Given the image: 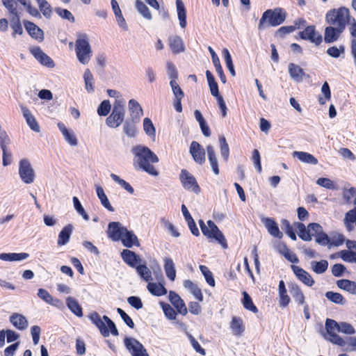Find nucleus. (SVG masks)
<instances>
[{
	"instance_id": "nucleus-1",
	"label": "nucleus",
	"mask_w": 356,
	"mask_h": 356,
	"mask_svg": "<svg viewBox=\"0 0 356 356\" xmlns=\"http://www.w3.org/2000/svg\"><path fill=\"white\" fill-rule=\"evenodd\" d=\"M325 326L327 332L325 339L332 343L340 347H345L346 341H344V339L339 336L337 332L348 335L355 333V327L347 322L338 323L333 319L327 318Z\"/></svg>"
},
{
	"instance_id": "nucleus-2",
	"label": "nucleus",
	"mask_w": 356,
	"mask_h": 356,
	"mask_svg": "<svg viewBox=\"0 0 356 356\" xmlns=\"http://www.w3.org/2000/svg\"><path fill=\"white\" fill-rule=\"evenodd\" d=\"M134 163L140 169L152 176H157L159 172L150 163L159 162L158 156L147 147L137 145L132 149Z\"/></svg>"
},
{
	"instance_id": "nucleus-3",
	"label": "nucleus",
	"mask_w": 356,
	"mask_h": 356,
	"mask_svg": "<svg viewBox=\"0 0 356 356\" xmlns=\"http://www.w3.org/2000/svg\"><path fill=\"white\" fill-rule=\"evenodd\" d=\"M89 318L104 337H108L110 333L113 336L119 334L115 323L107 316L101 317L97 312H93L89 315Z\"/></svg>"
},
{
	"instance_id": "nucleus-4",
	"label": "nucleus",
	"mask_w": 356,
	"mask_h": 356,
	"mask_svg": "<svg viewBox=\"0 0 356 356\" xmlns=\"http://www.w3.org/2000/svg\"><path fill=\"white\" fill-rule=\"evenodd\" d=\"M75 51L76 58L81 64L89 63L92 56V50L87 35L82 34L78 36L75 42Z\"/></svg>"
},
{
	"instance_id": "nucleus-5",
	"label": "nucleus",
	"mask_w": 356,
	"mask_h": 356,
	"mask_svg": "<svg viewBox=\"0 0 356 356\" xmlns=\"http://www.w3.org/2000/svg\"><path fill=\"white\" fill-rule=\"evenodd\" d=\"M286 12L280 8L274 10H267L265 11L260 19L258 29L261 30L264 29L266 24L271 26H276L281 24L286 19Z\"/></svg>"
},
{
	"instance_id": "nucleus-6",
	"label": "nucleus",
	"mask_w": 356,
	"mask_h": 356,
	"mask_svg": "<svg viewBox=\"0 0 356 356\" xmlns=\"http://www.w3.org/2000/svg\"><path fill=\"white\" fill-rule=\"evenodd\" d=\"M326 22L330 25L336 26L345 30L348 23L350 22V16L349 10L345 7L332 9L326 14Z\"/></svg>"
},
{
	"instance_id": "nucleus-7",
	"label": "nucleus",
	"mask_w": 356,
	"mask_h": 356,
	"mask_svg": "<svg viewBox=\"0 0 356 356\" xmlns=\"http://www.w3.org/2000/svg\"><path fill=\"white\" fill-rule=\"evenodd\" d=\"M199 224L202 234L209 239L217 241L223 248H227L225 236L212 220H208L205 224L202 220H200Z\"/></svg>"
},
{
	"instance_id": "nucleus-8",
	"label": "nucleus",
	"mask_w": 356,
	"mask_h": 356,
	"mask_svg": "<svg viewBox=\"0 0 356 356\" xmlns=\"http://www.w3.org/2000/svg\"><path fill=\"white\" fill-rule=\"evenodd\" d=\"M296 227L298 232L299 237L305 241L312 240V236H316L321 231L323 227L318 223H310L308 225L307 228L302 222H297L295 224Z\"/></svg>"
},
{
	"instance_id": "nucleus-9",
	"label": "nucleus",
	"mask_w": 356,
	"mask_h": 356,
	"mask_svg": "<svg viewBox=\"0 0 356 356\" xmlns=\"http://www.w3.org/2000/svg\"><path fill=\"white\" fill-rule=\"evenodd\" d=\"M124 107L122 102L113 105L112 113L106 119V123L109 127L117 128L122 123L125 115Z\"/></svg>"
},
{
	"instance_id": "nucleus-10",
	"label": "nucleus",
	"mask_w": 356,
	"mask_h": 356,
	"mask_svg": "<svg viewBox=\"0 0 356 356\" xmlns=\"http://www.w3.org/2000/svg\"><path fill=\"white\" fill-rule=\"evenodd\" d=\"M19 175L22 181L26 184H32L35 177V172L28 159H22L19 163Z\"/></svg>"
},
{
	"instance_id": "nucleus-11",
	"label": "nucleus",
	"mask_w": 356,
	"mask_h": 356,
	"mask_svg": "<svg viewBox=\"0 0 356 356\" xmlns=\"http://www.w3.org/2000/svg\"><path fill=\"white\" fill-rule=\"evenodd\" d=\"M124 343L131 356H149L145 348L137 339L127 337Z\"/></svg>"
},
{
	"instance_id": "nucleus-12",
	"label": "nucleus",
	"mask_w": 356,
	"mask_h": 356,
	"mask_svg": "<svg viewBox=\"0 0 356 356\" xmlns=\"http://www.w3.org/2000/svg\"><path fill=\"white\" fill-rule=\"evenodd\" d=\"M180 181L183 187L188 191H191L196 194L200 191V188L197 183L194 176L186 170H181L179 175Z\"/></svg>"
},
{
	"instance_id": "nucleus-13",
	"label": "nucleus",
	"mask_w": 356,
	"mask_h": 356,
	"mask_svg": "<svg viewBox=\"0 0 356 356\" xmlns=\"http://www.w3.org/2000/svg\"><path fill=\"white\" fill-rule=\"evenodd\" d=\"M300 36L302 40H309L316 46L319 45L323 40L322 35L316 31L315 26L313 25L307 26L300 33Z\"/></svg>"
},
{
	"instance_id": "nucleus-14",
	"label": "nucleus",
	"mask_w": 356,
	"mask_h": 356,
	"mask_svg": "<svg viewBox=\"0 0 356 356\" xmlns=\"http://www.w3.org/2000/svg\"><path fill=\"white\" fill-rule=\"evenodd\" d=\"M127 228L119 222H112L108 224V237L113 241H118Z\"/></svg>"
},
{
	"instance_id": "nucleus-15",
	"label": "nucleus",
	"mask_w": 356,
	"mask_h": 356,
	"mask_svg": "<svg viewBox=\"0 0 356 356\" xmlns=\"http://www.w3.org/2000/svg\"><path fill=\"white\" fill-rule=\"evenodd\" d=\"M30 51L34 58L42 65L51 68L54 67V63L53 60L44 52H43V51L40 47H31L30 48Z\"/></svg>"
},
{
	"instance_id": "nucleus-16",
	"label": "nucleus",
	"mask_w": 356,
	"mask_h": 356,
	"mask_svg": "<svg viewBox=\"0 0 356 356\" xmlns=\"http://www.w3.org/2000/svg\"><path fill=\"white\" fill-rule=\"evenodd\" d=\"M20 108H21L23 117L24 118L26 122L28 124V126L30 127V129L36 133H39L40 131V125H39L38 122H37L34 115L32 114V113L29 110V108L24 105H20Z\"/></svg>"
},
{
	"instance_id": "nucleus-17",
	"label": "nucleus",
	"mask_w": 356,
	"mask_h": 356,
	"mask_svg": "<svg viewBox=\"0 0 356 356\" xmlns=\"http://www.w3.org/2000/svg\"><path fill=\"white\" fill-rule=\"evenodd\" d=\"M344 29L330 25L325 29L324 41L325 43H332L338 40Z\"/></svg>"
},
{
	"instance_id": "nucleus-18",
	"label": "nucleus",
	"mask_w": 356,
	"mask_h": 356,
	"mask_svg": "<svg viewBox=\"0 0 356 356\" xmlns=\"http://www.w3.org/2000/svg\"><path fill=\"white\" fill-rule=\"evenodd\" d=\"M169 300L172 305L177 309V312L181 315H186L188 313L187 307L181 298V297L175 291H170L169 292Z\"/></svg>"
},
{
	"instance_id": "nucleus-19",
	"label": "nucleus",
	"mask_w": 356,
	"mask_h": 356,
	"mask_svg": "<svg viewBox=\"0 0 356 356\" xmlns=\"http://www.w3.org/2000/svg\"><path fill=\"white\" fill-rule=\"evenodd\" d=\"M291 269L297 278L305 285L312 286L314 284V280L312 277L303 268L298 266L292 265Z\"/></svg>"
},
{
	"instance_id": "nucleus-20",
	"label": "nucleus",
	"mask_w": 356,
	"mask_h": 356,
	"mask_svg": "<svg viewBox=\"0 0 356 356\" xmlns=\"http://www.w3.org/2000/svg\"><path fill=\"white\" fill-rule=\"evenodd\" d=\"M261 221L268 233L273 237L282 238V232L280 231L277 223L271 218H262Z\"/></svg>"
},
{
	"instance_id": "nucleus-21",
	"label": "nucleus",
	"mask_w": 356,
	"mask_h": 356,
	"mask_svg": "<svg viewBox=\"0 0 356 356\" xmlns=\"http://www.w3.org/2000/svg\"><path fill=\"white\" fill-rule=\"evenodd\" d=\"M58 127L66 143L72 147H75L78 145V139L74 131L69 130L62 122L58 123Z\"/></svg>"
},
{
	"instance_id": "nucleus-22",
	"label": "nucleus",
	"mask_w": 356,
	"mask_h": 356,
	"mask_svg": "<svg viewBox=\"0 0 356 356\" xmlns=\"http://www.w3.org/2000/svg\"><path fill=\"white\" fill-rule=\"evenodd\" d=\"M24 26L29 34L34 39L41 42L44 40V32L34 23L29 21H24Z\"/></svg>"
},
{
	"instance_id": "nucleus-23",
	"label": "nucleus",
	"mask_w": 356,
	"mask_h": 356,
	"mask_svg": "<svg viewBox=\"0 0 356 356\" xmlns=\"http://www.w3.org/2000/svg\"><path fill=\"white\" fill-rule=\"evenodd\" d=\"M190 152L195 162L202 164L205 161V151L201 145L195 141H193L190 147Z\"/></svg>"
},
{
	"instance_id": "nucleus-24",
	"label": "nucleus",
	"mask_w": 356,
	"mask_h": 356,
	"mask_svg": "<svg viewBox=\"0 0 356 356\" xmlns=\"http://www.w3.org/2000/svg\"><path fill=\"white\" fill-rule=\"evenodd\" d=\"M10 321L15 327L19 330H26L29 326L26 318L18 313H13L10 316Z\"/></svg>"
},
{
	"instance_id": "nucleus-25",
	"label": "nucleus",
	"mask_w": 356,
	"mask_h": 356,
	"mask_svg": "<svg viewBox=\"0 0 356 356\" xmlns=\"http://www.w3.org/2000/svg\"><path fill=\"white\" fill-rule=\"evenodd\" d=\"M230 329L235 336H241L245 331V324L240 317L233 316L229 323Z\"/></svg>"
},
{
	"instance_id": "nucleus-26",
	"label": "nucleus",
	"mask_w": 356,
	"mask_h": 356,
	"mask_svg": "<svg viewBox=\"0 0 356 356\" xmlns=\"http://www.w3.org/2000/svg\"><path fill=\"white\" fill-rule=\"evenodd\" d=\"M292 156L293 157L297 158L299 161L305 163L312 165H316L318 163V159L308 152L294 151L292 153Z\"/></svg>"
},
{
	"instance_id": "nucleus-27",
	"label": "nucleus",
	"mask_w": 356,
	"mask_h": 356,
	"mask_svg": "<svg viewBox=\"0 0 356 356\" xmlns=\"http://www.w3.org/2000/svg\"><path fill=\"white\" fill-rule=\"evenodd\" d=\"M122 244L127 248H131L134 245H139V243L137 236L134 234L133 232L129 231L127 229L120 239Z\"/></svg>"
},
{
	"instance_id": "nucleus-28",
	"label": "nucleus",
	"mask_w": 356,
	"mask_h": 356,
	"mask_svg": "<svg viewBox=\"0 0 356 356\" xmlns=\"http://www.w3.org/2000/svg\"><path fill=\"white\" fill-rule=\"evenodd\" d=\"M29 254L26 252L15 253H0V260L5 261H20L26 259Z\"/></svg>"
},
{
	"instance_id": "nucleus-29",
	"label": "nucleus",
	"mask_w": 356,
	"mask_h": 356,
	"mask_svg": "<svg viewBox=\"0 0 356 356\" xmlns=\"http://www.w3.org/2000/svg\"><path fill=\"white\" fill-rule=\"evenodd\" d=\"M176 8L178 19L179 22V26L182 29H185L187 24L186 10L181 0H176Z\"/></svg>"
},
{
	"instance_id": "nucleus-30",
	"label": "nucleus",
	"mask_w": 356,
	"mask_h": 356,
	"mask_svg": "<svg viewBox=\"0 0 356 356\" xmlns=\"http://www.w3.org/2000/svg\"><path fill=\"white\" fill-rule=\"evenodd\" d=\"M73 227L72 225L65 226L58 234L57 243L59 246L66 245L70 238Z\"/></svg>"
},
{
	"instance_id": "nucleus-31",
	"label": "nucleus",
	"mask_w": 356,
	"mask_h": 356,
	"mask_svg": "<svg viewBox=\"0 0 356 356\" xmlns=\"http://www.w3.org/2000/svg\"><path fill=\"white\" fill-rule=\"evenodd\" d=\"M121 256L124 261L131 267L136 266L140 261V257L129 250H124L121 252Z\"/></svg>"
},
{
	"instance_id": "nucleus-32",
	"label": "nucleus",
	"mask_w": 356,
	"mask_h": 356,
	"mask_svg": "<svg viewBox=\"0 0 356 356\" xmlns=\"http://www.w3.org/2000/svg\"><path fill=\"white\" fill-rule=\"evenodd\" d=\"M83 79L84 81L85 89L88 93H92L95 92V79L93 74L89 69H86L83 74Z\"/></svg>"
},
{
	"instance_id": "nucleus-33",
	"label": "nucleus",
	"mask_w": 356,
	"mask_h": 356,
	"mask_svg": "<svg viewBox=\"0 0 356 356\" xmlns=\"http://www.w3.org/2000/svg\"><path fill=\"white\" fill-rule=\"evenodd\" d=\"M207 156L208 159L210 163V165L212 168V170L213 173L216 175L219 174V168H218V159L216 157V155L215 154V150L213 147L211 145H209L207 146Z\"/></svg>"
},
{
	"instance_id": "nucleus-34",
	"label": "nucleus",
	"mask_w": 356,
	"mask_h": 356,
	"mask_svg": "<svg viewBox=\"0 0 356 356\" xmlns=\"http://www.w3.org/2000/svg\"><path fill=\"white\" fill-rule=\"evenodd\" d=\"M184 286L188 289L197 300L200 302L203 301V294L197 284L188 280L184 281Z\"/></svg>"
},
{
	"instance_id": "nucleus-35",
	"label": "nucleus",
	"mask_w": 356,
	"mask_h": 356,
	"mask_svg": "<svg viewBox=\"0 0 356 356\" xmlns=\"http://www.w3.org/2000/svg\"><path fill=\"white\" fill-rule=\"evenodd\" d=\"M289 72L291 78L297 82L302 81L305 75L303 70L299 65L294 63L289 65Z\"/></svg>"
},
{
	"instance_id": "nucleus-36",
	"label": "nucleus",
	"mask_w": 356,
	"mask_h": 356,
	"mask_svg": "<svg viewBox=\"0 0 356 356\" xmlns=\"http://www.w3.org/2000/svg\"><path fill=\"white\" fill-rule=\"evenodd\" d=\"M170 47L175 54L183 52L185 49L182 39L177 35L171 36L169 38Z\"/></svg>"
},
{
	"instance_id": "nucleus-37",
	"label": "nucleus",
	"mask_w": 356,
	"mask_h": 356,
	"mask_svg": "<svg viewBox=\"0 0 356 356\" xmlns=\"http://www.w3.org/2000/svg\"><path fill=\"white\" fill-rule=\"evenodd\" d=\"M128 106L132 118L138 120H140L143 114V111L139 103L136 100L131 99L129 101Z\"/></svg>"
},
{
	"instance_id": "nucleus-38",
	"label": "nucleus",
	"mask_w": 356,
	"mask_h": 356,
	"mask_svg": "<svg viewBox=\"0 0 356 356\" xmlns=\"http://www.w3.org/2000/svg\"><path fill=\"white\" fill-rule=\"evenodd\" d=\"M337 286L350 294H356V282L349 280H339L337 281Z\"/></svg>"
},
{
	"instance_id": "nucleus-39",
	"label": "nucleus",
	"mask_w": 356,
	"mask_h": 356,
	"mask_svg": "<svg viewBox=\"0 0 356 356\" xmlns=\"http://www.w3.org/2000/svg\"><path fill=\"white\" fill-rule=\"evenodd\" d=\"M164 270L166 276L171 280L174 281L176 277V270L175 264L170 258L165 257L164 259Z\"/></svg>"
},
{
	"instance_id": "nucleus-40",
	"label": "nucleus",
	"mask_w": 356,
	"mask_h": 356,
	"mask_svg": "<svg viewBox=\"0 0 356 356\" xmlns=\"http://www.w3.org/2000/svg\"><path fill=\"white\" fill-rule=\"evenodd\" d=\"M96 192L98 198L99 199L102 205L108 209L109 211H113L114 209L111 204L106 195L104 193L103 188L101 186H96Z\"/></svg>"
},
{
	"instance_id": "nucleus-41",
	"label": "nucleus",
	"mask_w": 356,
	"mask_h": 356,
	"mask_svg": "<svg viewBox=\"0 0 356 356\" xmlns=\"http://www.w3.org/2000/svg\"><path fill=\"white\" fill-rule=\"evenodd\" d=\"M66 304L69 309L76 316L79 317H81L83 316L82 309L75 298L72 297H67L66 299Z\"/></svg>"
},
{
	"instance_id": "nucleus-42",
	"label": "nucleus",
	"mask_w": 356,
	"mask_h": 356,
	"mask_svg": "<svg viewBox=\"0 0 356 356\" xmlns=\"http://www.w3.org/2000/svg\"><path fill=\"white\" fill-rule=\"evenodd\" d=\"M311 269L317 274L325 273L328 268V261L322 259L319 261H312L310 262Z\"/></svg>"
},
{
	"instance_id": "nucleus-43",
	"label": "nucleus",
	"mask_w": 356,
	"mask_h": 356,
	"mask_svg": "<svg viewBox=\"0 0 356 356\" xmlns=\"http://www.w3.org/2000/svg\"><path fill=\"white\" fill-rule=\"evenodd\" d=\"M149 291L154 296H161L167 293V289L161 283L149 282L147 285Z\"/></svg>"
},
{
	"instance_id": "nucleus-44",
	"label": "nucleus",
	"mask_w": 356,
	"mask_h": 356,
	"mask_svg": "<svg viewBox=\"0 0 356 356\" xmlns=\"http://www.w3.org/2000/svg\"><path fill=\"white\" fill-rule=\"evenodd\" d=\"M135 7L137 11L146 19L151 20L152 19V14L149 9L147 6L141 1L136 0L135 2Z\"/></svg>"
},
{
	"instance_id": "nucleus-45",
	"label": "nucleus",
	"mask_w": 356,
	"mask_h": 356,
	"mask_svg": "<svg viewBox=\"0 0 356 356\" xmlns=\"http://www.w3.org/2000/svg\"><path fill=\"white\" fill-rule=\"evenodd\" d=\"M38 296L48 304L56 306L59 302V300L54 298L51 294L44 289H39Z\"/></svg>"
},
{
	"instance_id": "nucleus-46",
	"label": "nucleus",
	"mask_w": 356,
	"mask_h": 356,
	"mask_svg": "<svg viewBox=\"0 0 356 356\" xmlns=\"http://www.w3.org/2000/svg\"><path fill=\"white\" fill-rule=\"evenodd\" d=\"M325 296L327 300L337 305H343L346 302V299L339 293L327 291Z\"/></svg>"
},
{
	"instance_id": "nucleus-47",
	"label": "nucleus",
	"mask_w": 356,
	"mask_h": 356,
	"mask_svg": "<svg viewBox=\"0 0 356 356\" xmlns=\"http://www.w3.org/2000/svg\"><path fill=\"white\" fill-rule=\"evenodd\" d=\"M291 293L293 298L298 305H304L305 303V296L298 286H293L291 287Z\"/></svg>"
},
{
	"instance_id": "nucleus-48",
	"label": "nucleus",
	"mask_w": 356,
	"mask_h": 356,
	"mask_svg": "<svg viewBox=\"0 0 356 356\" xmlns=\"http://www.w3.org/2000/svg\"><path fill=\"white\" fill-rule=\"evenodd\" d=\"M321 94L322 95L318 97V102L323 105L331 98L330 88L327 82H325L321 87Z\"/></svg>"
},
{
	"instance_id": "nucleus-49",
	"label": "nucleus",
	"mask_w": 356,
	"mask_h": 356,
	"mask_svg": "<svg viewBox=\"0 0 356 356\" xmlns=\"http://www.w3.org/2000/svg\"><path fill=\"white\" fill-rule=\"evenodd\" d=\"M143 129L146 134L152 137V140H154L156 137V129L149 118H145L143 120Z\"/></svg>"
},
{
	"instance_id": "nucleus-50",
	"label": "nucleus",
	"mask_w": 356,
	"mask_h": 356,
	"mask_svg": "<svg viewBox=\"0 0 356 356\" xmlns=\"http://www.w3.org/2000/svg\"><path fill=\"white\" fill-rule=\"evenodd\" d=\"M243 299L242 303H243V307L246 309H248L254 314L257 313L258 312V309H257V307L254 305L250 296L245 291L243 292Z\"/></svg>"
},
{
	"instance_id": "nucleus-51",
	"label": "nucleus",
	"mask_w": 356,
	"mask_h": 356,
	"mask_svg": "<svg viewBox=\"0 0 356 356\" xmlns=\"http://www.w3.org/2000/svg\"><path fill=\"white\" fill-rule=\"evenodd\" d=\"M111 179L118 184L121 187L126 190L130 194H133L134 192V188L125 180L121 179L119 176L115 174H111Z\"/></svg>"
},
{
	"instance_id": "nucleus-52",
	"label": "nucleus",
	"mask_w": 356,
	"mask_h": 356,
	"mask_svg": "<svg viewBox=\"0 0 356 356\" xmlns=\"http://www.w3.org/2000/svg\"><path fill=\"white\" fill-rule=\"evenodd\" d=\"M35 1L42 15L47 18H50L52 13L50 4L46 0Z\"/></svg>"
},
{
	"instance_id": "nucleus-53",
	"label": "nucleus",
	"mask_w": 356,
	"mask_h": 356,
	"mask_svg": "<svg viewBox=\"0 0 356 356\" xmlns=\"http://www.w3.org/2000/svg\"><path fill=\"white\" fill-rule=\"evenodd\" d=\"M159 305L167 318L169 320H175L176 318L177 313L169 304L161 302Z\"/></svg>"
},
{
	"instance_id": "nucleus-54",
	"label": "nucleus",
	"mask_w": 356,
	"mask_h": 356,
	"mask_svg": "<svg viewBox=\"0 0 356 356\" xmlns=\"http://www.w3.org/2000/svg\"><path fill=\"white\" fill-rule=\"evenodd\" d=\"M9 144L10 140L0 144L3 152V165L4 166H7L11 163V154L8 151V145Z\"/></svg>"
},
{
	"instance_id": "nucleus-55",
	"label": "nucleus",
	"mask_w": 356,
	"mask_h": 356,
	"mask_svg": "<svg viewBox=\"0 0 356 356\" xmlns=\"http://www.w3.org/2000/svg\"><path fill=\"white\" fill-rule=\"evenodd\" d=\"M2 2L3 5L8 10L9 13L13 15V17L19 16L17 10V4L15 0H3Z\"/></svg>"
},
{
	"instance_id": "nucleus-56",
	"label": "nucleus",
	"mask_w": 356,
	"mask_h": 356,
	"mask_svg": "<svg viewBox=\"0 0 356 356\" xmlns=\"http://www.w3.org/2000/svg\"><path fill=\"white\" fill-rule=\"evenodd\" d=\"M162 223L164 228L170 234V235L175 238L180 236V233L178 229L170 221L163 219Z\"/></svg>"
},
{
	"instance_id": "nucleus-57",
	"label": "nucleus",
	"mask_w": 356,
	"mask_h": 356,
	"mask_svg": "<svg viewBox=\"0 0 356 356\" xmlns=\"http://www.w3.org/2000/svg\"><path fill=\"white\" fill-rule=\"evenodd\" d=\"M200 270L201 273H202V275H204L207 284H209L211 286H215V280L213 277V274L209 270V269L205 266L200 265Z\"/></svg>"
},
{
	"instance_id": "nucleus-58",
	"label": "nucleus",
	"mask_w": 356,
	"mask_h": 356,
	"mask_svg": "<svg viewBox=\"0 0 356 356\" xmlns=\"http://www.w3.org/2000/svg\"><path fill=\"white\" fill-rule=\"evenodd\" d=\"M219 142L220 145L221 156L224 159V160L227 161L229 159V148L228 144L225 140V138L223 136L220 137Z\"/></svg>"
},
{
	"instance_id": "nucleus-59",
	"label": "nucleus",
	"mask_w": 356,
	"mask_h": 356,
	"mask_svg": "<svg viewBox=\"0 0 356 356\" xmlns=\"http://www.w3.org/2000/svg\"><path fill=\"white\" fill-rule=\"evenodd\" d=\"M11 28L13 30V35L16 34L22 35L23 33L22 26L20 22L19 16L13 17L11 19Z\"/></svg>"
},
{
	"instance_id": "nucleus-60",
	"label": "nucleus",
	"mask_w": 356,
	"mask_h": 356,
	"mask_svg": "<svg viewBox=\"0 0 356 356\" xmlns=\"http://www.w3.org/2000/svg\"><path fill=\"white\" fill-rule=\"evenodd\" d=\"M136 271L145 281H149L152 277V273L145 265H139L136 266Z\"/></svg>"
},
{
	"instance_id": "nucleus-61",
	"label": "nucleus",
	"mask_w": 356,
	"mask_h": 356,
	"mask_svg": "<svg viewBox=\"0 0 356 356\" xmlns=\"http://www.w3.org/2000/svg\"><path fill=\"white\" fill-rule=\"evenodd\" d=\"M341 258L346 262L356 264V252L349 250H341L340 252Z\"/></svg>"
},
{
	"instance_id": "nucleus-62",
	"label": "nucleus",
	"mask_w": 356,
	"mask_h": 356,
	"mask_svg": "<svg viewBox=\"0 0 356 356\" xmlns=\"http://www.w3.org/2000/svg\"><path fill=\"white\" fill-rule=\"evenodd\" d=\"M356 218L353 217L351 213H346L345 217L343 218V223L345 225V227L346 228L347 231L352 232L354 230L355 225H354V223L355 224Z\"/></svg>"
},
{
	"instance_id": "nucleus-63",
	"label": "nucleus",
	"mask_w": 356,
	"mask_h": 356,
	"mask_svg": "<svg viewBox=\"0 0 356 356\" xmlns=\"http://www.w3.org/2000/svg\"><path fill=\"white\" fill-rule=\"evenodd\" d=\"M344 47L341 45L339 47H331L327 49V54L334 58H339L341 54L344 53Z\"/></svg>"
},
{
	"instance_id": "nucleus-64",
	"label": "nucleus",
	"mask_w": 356,
	"mask_h": 356,
	"mask_svg": "<svg viewBox=\"0 0 356 356\" xmlns=\"http://www.w3.org/2000/svg\"><path fill=\"white\" fill-rule=\"evenodd\" d=\"M111 104L108 100H104L97 108V113L101 116L107 115L111 111Z\"/></svg>"
}]
</instances>
